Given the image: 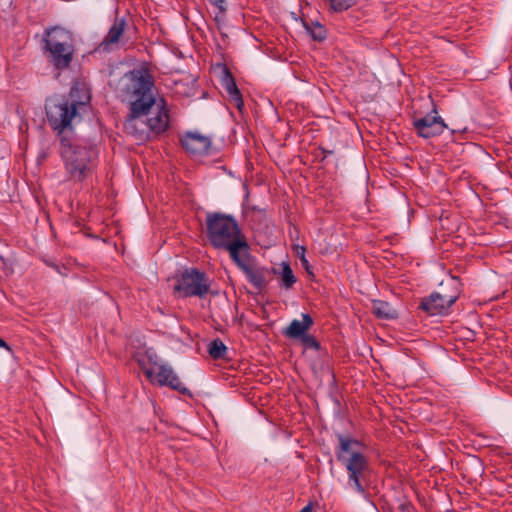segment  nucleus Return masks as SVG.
Returning <instances> with one entry per match:
<instances>
[{"label":"nucleus","mask_w":512,"mask_h":512,"mask_svg":"<svg viewBox=\"0 0 512 512\" xmlns=\"http://www.w3.org/2000/svg\"><path fill=\"white\" fill-rule=\"evenodd\" d=\"M123 100L130 103V114L125 130L138 141H145L164 132L169 124V114L163 98L154 95V83L149 74L133 71L125 75Z\"/></svg>","instance_id":"obj_1"},{"label":"nucleus","mask_w":512,"mask_h":512,"mask_svg":"<svg viewBox=\"0 0 512 512\" xmlns=\"http://www.w3.org/2000/svg\"><path fill=\"white\" fill-rule=\"evenodd\" d=\"M336 458L347 471V487L359 495H365L371 476V465L364 453V445L349 436L338 435Z\"/></svg>","instance_id":"obj_2"},{"label":"nucleus","mask_w":512,"mask_h":512,"mask_svg":"<svg viewBox=\"0 0 512 512\" xmlns=\"http://www.w3.org/2000/svg\"><path fill=\"white\" fill-rule=\"evenodd\" d=\"M90 102V94L84 85H75L67 96L54 97L46 103L48 122L58 135L64 136L75 121L81 120V110Z\"/></svg>","instance_id":"obj_3"},{"label":"nucleus","mask_w":512,"mask_h":512,"mask_svg":"<svg viewBox=\"0 0 512 512\" xmlns=\"http://www.w3.org/2000/svg\"><path fill=\"white\" fill-rule=\"evenodd\" d=\"M206 236L216 249L229 252L231 259L243 253L247 255L249 245L241 232L236 219L220 212L208 213L206 216Z\"/></svg>","instance_id":"obj_4"},{"label":"nucleus","mask_w":512,"mask_h":512,"mask_svg":"<svg viewBox=\"0 0 512 512\" xmlns=\"http://www.w3.org/2000/svg\"><path fill=\"white\" fill-rule=\"evenodd\" d=\"M59 153L68 177L83 181L89 177L98 164L99 150L86 140H72L61 136Z\"/></svg>","instance_id":"obj_5"},{"label":"nucleus","mask_w":512,"mask_h":512,"mask_svg":"<svg viewBox=\"0 0 512 512\" xmlns=\"http://www.w3.org/2000/svg\"><path fill=\"white\" fill-rule=\"evenodd\" d=\"M44 49L49 53V61L57 69L69 67L74 52L71 33L61 27H53L45 32Z\"/></svg>","instance_id":"obj_6"},{"label":"nucleus","mask_w":512,"mask_h":512,"mask_svg":"<svg viewBox=\"0 0 512 512\" xmlns=\"http://www.w3.org/2000/svg\"><path fill=\"white\" fill-rule=\"evenodd\" d=\"M138 363L151 383L160 386H168L181 394H189V389L184 386L173 368L167 364H158L157 355L147 351L144 356L138 358Z\"/></svg>","instance_id":"obj_7"},{"label":"nucleus","mask_w":512,"mask_h":512,"mask_svg":"<svg viewBox=\"0 0 512 512\" xmlns=\"http://www.w3.org/2000/svg\"><path fill=\"white\" fill-rule=\"evenodd\" d=\"M210 288V281L204 272L196 268L184 270L178 277L174 292L181 297H204Z\"/></svg>","instance_id":"obj_8"},{"label":"nucleus","mask_w":512,"mask_h":512,"mask_svg":"<svg viewBox=\"0 0 512 512\" xmlns=\"http://www.w3.org/2000/svg\"><path fill=\"white\" fill-rule=\"evenodd\" d=\"M236 265L244 272L248 281L258 290L266 287L270 271L268 268L255 265L249 261V252L247 255L240 253L236 258L232 259Z\"/></svg>","instance_id":"obj_9"},{"label":"nucleus","mask_w":512,"mask_h":512,"mask_svg":"<svg viewBox=\"0 0 512 512\" xmlns=\"http://www.w3.org/2000/svg\"><path fill=\"white\" fill-rule=\"evenodd\" d=\"M457 299L458 295L456 293L447 294L441 291L433 292L421 300L419 309L430 316L446 315Z\"/></svg>","instance_id":"obj_10"},{"label":"nucleus","mask_w":512,"mask_h":512,"mask_svg":"<svg viewBox=\"0 0 512 512\" xmlns=\"http://www.w3.org/2000/svg\"><path fill=\"white\" fill-rule=\"evenodd\" d=\"M433 114H427L420 118H414L413 126L419 137L429 139L441 135L447 128L443 118L438 115L436 107Z\"/></svg>","instance_id":"obj_11"},{"label":"nucleus","mask_w":512,"mask_h":512,"mask_svg":"<svg viewBox=\"0 0 512 512\" xmlns=\"http://www.w3.org/2000/svg\"><path fill=\"white\" fill-rule=\"evenodd\" d=\"M183 148L193 156H202L208 153L211 139L196 132H188L181 138Z\"/></svg>","instance_id":"obj_12"},{"label":"nucleus","mask_w":512,"mask_h":512,"mask_svg":"<svg viewBox=\"0 0 512 512\" xmlns=\"http://www.w3.org/2000/svg\"><path fill=\"white\" fill-rule=\"evenodd\" d=\"M313 325V319L309 314H302V321L294 319L289 326L283 330V335L291 339H299Z\"/></svg>","instance_id":"obj_13"},{"label":"nucleus","mask_w":512,"mask_h":512,"mask_svg":"<svg viewBox=\"0 0 512 512\" xmlns=\"http://www.w3.org/2000/svg\"><path fill=\"white\" fill-rule=\"evenodd\" d=\"M125 26V19H116L113 25L110 27L108 33L102 40L100 48H102V50L104 51H109L113 48L114 45H117L120 41L121 36L124 33Z\"/></svg>","instance_id":"obj_14"},{"label":"nucleus","mask_w":512,"mask_h":512,"mask_svg":"<svg viewBox=\"0 0 512 512\" xmlns=\"http://www.w3.org/2000/svg\"><path fill=\"white\" fill-rule=\"evenodd\" d=\"M222 86L224 87L231 100L235 103L237 108L241 109L243 106L242 95L236 85L233 76L227 70L225 71V75L222 79Z\"/></svg>","instance_id":"obj_15"},{"label":"nucleus","mask_w":512,"mask_h":512,"mask_svg":"<svg viewBox=\"0 0 512 512\" xmlns=\"http://www.w3.org/2000/svg\"><path fill=\"white\" fill-rule=\"evenodd\" d=\"M372 311L379 319L392 320L397 318V311L386 301L373 300Z\"/></svg>","instance_id":"obj_16"},{"label":"nucleus","mask_w":512,"mask_h":512,"mask_svg":"<svg viewBox=\"0 0 512 512\" xmlns=\"http://www.w3.org/2000/svg\"><path fill=\"white\" fill-rule=\"evenodd\" d=\"M306 32L315 41H323L326 38V29L319 22L302 21Z\"/></svg>","instance_id":"obj_17"},{"label":"nucleus","mask_w":512,"mask_h":512,"mask_svg":"<svg viewBox=\"0 0 512 512\" xmlns=\"http://www.w3.org/2000/svg\"><path fill=\"white\" fill-rule=\"evenodd\" d=\"M208 353L213 359H223L227 354V347L217 338L209 344Z\"/></svg>","instance_id":"obj_18"},{"label":"nucleus","mask_w":512,"mask_h":512,"mask_svg":"<svg viewBox=\"0 0 512 512\" xmlns=\"http://www.w3.org/2000/svg\"><path fill=\"white\" fill-rule=\"evenodd\" d=\"M281 281V286L286 289L291 288L296 282V277L294 276L292 269L288 264L285 263L283 264Z\"/></svg>","instance_id":"obj_19"},{"label":"nucleus","mask_w":512,"mask_h":512,"mask_svg":"<svg viewBox=\"0 0 512 512\" xmlns=\"http://www.w3.org/2000/svg\"><path fill=\"white\" fill-rule=\"evenodd\" d=\"M357 0H328L330 9L334 12H342L352 7Z\"/></svg>","instance_id":"obj_20"},{"label":"nucleus","mask_w":512,"mask_h":512,"mask_svg":"<svg viewBox=\"0 0 512 512\" xmlns=\"http://www.w3.org/2000/svg\"><path fill=\"white\" fill-rule=\"evenodd\" d=\"M299 339L306 348L318 350L320 347V344L316 340V338L312 335L307 334V332L304 334V336H301Z\"/></svg>","instance_id":"obj_21"},{"label":"nucleus","mask_w":512,"mask_h":512,"mask_svg":"<svg viewBox=\"0 0 512 512\" xmlns=\"http://www.w3.org/2000/svg\"><path fill=\"white\" fill-rule=\"evenodd\" d=\"M294 251H295L296 255L299 257L302 267L306 271L310 272L309 271L310 265H309L308 260L305 257L306 248L304 246L296 245L294 247Z\"/></svg>","instance_id":"obj_22"},{"label":"nucleus","mask_w":512,"mask_h":512,"mask_svg":"<svg viewBox=\"0 0 512 512\" xmlns=\"http://www.w3.org/2000/svg\"><path fill=\"white\" fill-rule=\"evenodd\" d=\"M210 3L215 6L218 10H219V13L224 15L227 11V2L226 0H209Z\"/></svg>","instance_id":"obj_23"},{"label":"nucleus","mask_w":512,"mask_h":512,"mask_svg":"<svg viewBox=\"0 0 512 512\" xmlns=\"http://www.w3.org/2000/svg\"><path fill=\"white\" fill-rule=\"evenodd\" d=\"M0 347L5 348L7 351H11V347L1 338H0Z\"/></svg>","instance_id":"obj_24"},{"label":"nucleus","mask_w":512,"mask_h":512,"mask_svg":"<svg viewBox=\"0 0 512 512\" xmlns=\"http://www.w3.org/2000/svg\"><path fill=\"white\" fill-rule=\"evenodd\" d=\"M299 512H312V505L311 504L306 505Z\"/></svg>","instance_id":"obj_25"}]
</instances>
